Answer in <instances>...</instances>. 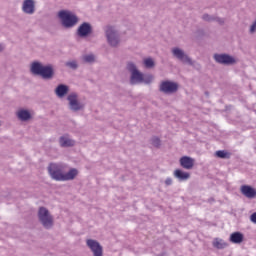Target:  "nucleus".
<instances>
[{"instance_id":"nucleus-3","label":"nucleus","mask_w":256,"mask_h":256,"mask_svg":"<svg viewBox=\"0 0 256 256\" xmlns=\"http://www.w3.org/2000/svg\"><path fill=\"white\" fill-rule=\"evenodd\" d=\"M58 17L61 21L62 27L64 29H73L77 23H79V17L77 15L67 11V10H61L58 13Z\"/></svg>"},{"instance_id":"nucleus-15","label":"nucleus","mask_w":256,"mask_h":256,"mask_svg":"<svg viewBox=\"0 0 256 256\" xmlns=\"http://www.w3.org/2000/svg\"><path fill=\"white\" fill-rule=\"evenodd\" d=\"M59 145L63 148L75 147V140L71 139V137H69V134H64L59 138Z\"/></svg>"},{"instance_id":"nucleus-1","label":"nucleus","mask_w":256,"mask_h":256,"mask_svg":"<svg viewBox=\"0 0 256 256\" xmlns=\"http://www.w3.org/2000/svg\"><path fill=\"white\" fill-rule=\"evenodd\" d=\"M47 171L54 181H73L79 175L77 168L69 169L65 163H50Z\"/></svg>"},{"instance_id":"nucleus-32","label":"nucleus","mask_w":256,"mask_h":256,"mask_svg":"<svg viewBox=\"0 0 256 256\" xmlns=\"http://www.w3.org/2000/svg\"><path fill=\"white\" fill-rule=\"evenodd\" d=\"M5 51V45L0 44V53H3Z\"/></svg>"},{"instance_id":"nucleus-9","label":"nucleus","mask_w":256,"mask_h":256,"mask_svg":"<svg viewBox=\"0 0 256 256\" xmlns=\"http://www.w3.org/2000/svg\"><path fill=\"white\" fill-rule=\"evenodd\" d=\"M173 57L181 61V63H186L187 65H193V60L179 47H174L171 50Z\"/></svg>"},{"instance_id":"nucleus-4","label":"nucleus","mask_w":256,"mask_h":256,"mask_svg":"<svg viewBox=\"0 0 256 256\" xmlns=\"http://www.w3.org/2000/svg\"><path fill=\"white\" fill-rule=\"evenodd\" d=\"M38 220L44 229H53V226L55 225L53 215H51L49 209L43 206L39 207L38 209Z\"/></svg>"},{"instance_id":"nucleus-2","label":"nucleus","mask_w":256,"mask_h":256,"mask_svg":"<svg viewBox=\"0 0 256 256\" xmlns=\"http://www.w3.org/2000/svg\"><path fill=\"white\" fill-rule=\"evenodd\" d=\"M30 71L32 75H38L46 80H51L55 77V69L51 64L45 66L41 62L34 61L31 64Z\"/></svg>"},{"instance_id":"nucleus-21","label":"nucleus","mask_w":256,"mask_h":256,"mask_svg":"<svg viewBox=\"0 0 256 256\" xmlns=\"http://www.w3.org/2000/svg\"><path fill=\"white\" fill-rule=\"evenodd\" d=\"M212 245L215 247V249H225V247H228L229 244L223 241V239L215 238L212 242Z\"/></svg>"},{"instance_id":"nucleus-12","label":"nucleus","mask_w":256,"mask_h":256,"mask_svg":"<svg viewBox=\"0 0 256 256\" xmlns=\"http://www.w3.org/2000/svg\"><path fill=\"white\" fill-rule=\"evenodd\" d=\"M86 245L92 251L93 256H103V246L97 240L87 239Z\"/></svg>"},{"instance_id":"nucleus-30","label":"nucleus","mask_w":256,"mask_h":256,"mask_svg":"<svg viewBox=\"0 0 256 256\" xmlns=\"http://www.w3.org/2000/svg\"><path fill=\"white\" fill-rule=\"evenodd\" d=\"M250 221H252V223H256V212L251 214Z\"/></svg>"},{"instance_id":"nucleus-17","label":"nucleus","mask_w":256,"mask_h":256,"mask_svg":"<svg viewBox=\"0 0 256 256\" xmlns=\"http://www.w3.org/2000/svg\"><path fill=\"white\" fill-rule=\"evenodd\" d=\"M16 116L18 117L19 121L27 122L31 121V112L29 110L20 109L17 111Z\"/></svg>"},{"instance_id":"nucleus-26","label":"nucleus","mask_w":256,"mask_h":256,"mask_svg":"<svg viewBox=\"0 0 256 256\" xmlns=\"http://www.w3.org/2000/svg\"><path fill=\"white\" fill-rule=\"evenodd\" d=\"M144 65L145 67H147V69H151L152 67H155V62L153 61V59L148 58L144 60Z\"/></svg>"},{"instance_id":"nucleus-18","label":"nucleus","mask_w":256,"mask_h":256,"mask_svg":"<svg viewBox=\"0 0 256 256\" xmlns=\"http://www.w3.org/2000/svg\"><path fill=\"white\" fill-rule=\"evenodd\" d=\"M245 236L241 232H233L230 235L229 241L230 243H234L235 245H240L242 241H244Z\"/></svg>"},{"instance_id":"nucleus-23","label":"nucleus","mask_w":256,"mask_h":256,"mask_svg":"<svg viewBox=\"0 0 256 256\" xmlns=\"http://www.w3.org/2000/svg\"><path fill=\"white\" fill-rule=\"evenodd\" d=\"M150 143L151 145H153V147H156V149H159V147H161V139L157 136H153L150 139Z\"/></svg>"},{"instance_id":"nucleus-22","label":"nucleus","mask_w":256,"mask_h":256,"mask_svg":"<svg viewBox=\"0 0 256 256\" xmlns=\"http://www.w3.org/2000/svg\"><path fill=\"white\" fill-rule=\"evenodd\" d=\"M215 157H218V159H231V153L225 150H218L215 152Z\"/></svg>"},{"instance_id":"nucleus-8","label":"nucleus","mask_w":256,"mask_h":256,"mask_svg":"<svg viewBox=\"0 0 256 256\" xmlns=\"http://www.w3.org/2000/svg\"><path fill=\"white\" fill-rule=\"evenodd\" d=\"M127 70L131 73L130 85H137V83H143V73L137 70V66L133 62L127 63Z\"/></svg>"},{"instance_id":"nucleus-33","label":"nucleus","mask_w":256,"mask_h":256,"mask_svg":"<svg viewBox=\"0 0 256 256\" xmlns=\"http://www.w3.org/2000/svg\"><path fill=\"white\" fill-rule=\"evenodd\" d=\"M205 95H207L209 97V92H205Z\"/></svg>"},{"instance_id":"nucleus-20","label":"nucleus","mask_w":256,"mask_h":256,"mask_svg":"<svg viewBox=\"0 0 256 256\" xmlns=\"http://www.w3.org/2000/svg\"><path fill=\"white\" fill-rule=\"evenodd\" d=\"M174 177H176V179H179L180 181H187V179L191 177V174H189V172H184L181 169H176L174 171Z\"/></svg>"},{"instance_id":"nucleus-28","label":"nucleus","mask_w":256,"mask_h":256,"mask_svg":"<svg viewBox=\"0 0 256 256\" xmlns=\"http://www.w3.org/2000/svg\"><path fill=\"white\" fill-rule=\"evenodd\" d=\"M202 19H203V21L211 22V21H215V16H211L206 13V14L202 15Z\"/></svg>"},{"instance_id":"nucleus-19","label":"nucleus","mask_w":256,"mask_h":256,"mask_svg":"<svg viewBox=\"0 0 256 256\" xmlns=\"http://www.w3.org/2000/svg\"><path fill=\"white\" fill-rule=\"evenodd\" d=\"M55 93L57 97H65L67 93H69V86L65 84H59L55 89Z\"/></svg>"},{"instance_id":"nucleus-5","label":"nucleus","mask_w":256,"mask_h":256,"mask_svg":"<svg viewBox=\"0 0 256 256\" xmlns=\"http://www.w3.org/2000/svg\"><path fill=\"white\" fill-rule=\"evenodd\" d=\"M105 35L110 47H119V43H121V38L119 36V32L117 31V29H115V26H106Z\"/></svg>"},{"instance_id":"nucleus-27","label":"nucleus","mask_w":256,"mask_h":256,"mask_svg":"<svg viewBox=\"0 0 256 256\" xmlns=\"http://www.w3.org/2000/svg\"><path fill=\"white\" fill-rule=\"evenodd\" d=\"M142 83H145L146 85H149L150 83H153V75L143 76Z\"/></svg>"},{"instance_id":"nucleus-16","label":"nucleus","mask_w":256,"mask_h":256,"mask_svg":"<svg viewBox=\"0 0 256 256\" xmlns=\"http://www.w3.org/2000/svg\"><path fill=\"white\" fill-rule=\"evenodd\" d=\"M180 165L183 169L191 170L195 166V159L189 156H183L180 158Z\"/></svg>"},{"instance_id":"nucleus-10","label":"nucleus","mask_w":256,"mask_h":256,"mask_svg":"<svg viewBox=\"0 0 256 256\" xmlns=\"http://www.w3.org/2000/svg\"><path fill=\"white\" fill-rule=\"evenodd\" d=\"M91 33H93V26L89 22H83L76 30V35L80 39H87Z\"/></svg>"},{"instance_id":"nucleus-24","label":"nucleus","mask_w":256,"mask_h":256,"mask_svg":"<svg viewBox=\"0 0 256 256\" xmlns=\"http://www.w3.org/2000/svg\"><path fill=\"white\" fill-rule=\"evenodd\" d=\"M82 61L84 63H95V55L93 54H87L82 57Z\"/></svg>"},{"instance_id":"nucleus-7","label":"nucleus","mask_w":256,"mask_h":256,"mask_svg":"<svg viewBox=\"0 0 256 256\" xmlns=\"http://www.w3.org/2000/svg\"><path fill=\"white\" fill-rule=\"evenodd\" d=\"M67 101L69 103L70 111H83L85 109V104L79 101V95L77 93L72 92L67 96Z\"/></svg>"},{"instance_id":"nucleus-11","label":"nucleus","mask_w":256,"mask_h":256,"mask_svg":"<svg viewBox=\"0 0 256 256\" xmlns=\"http://www.w3.org/2000/svg\"><path fill=\"white\" fill-rule=\"evenodd\" d=\"M214 60L220 65H235L237 60L229 54H214Z\"/></svg>"},{"instance_id":"nucleus-14","label":"nucleus","mask_w":256,"mask_h":256,"mask_svg":"<svg viewBox=\"0 0 256 256\" xmlns=\"http://www.w3.org/2000/svg\"><path fill=\"white\" fill-rule=\"evenodd\" d=\"M240 191L244 197L247 199H255L256 198V189L249 185H242Z\"/></svg>"},{"instance_id":"nucleus-29","label":"nucleus","mask_w":256,"mask_h":256,"mask_svg":"<svg viewBox=\"0 0 256 256\" xmlns=\"http://www.w3.org/2000/svg\"><path fill=\"white\" fill-rule=\"evenodd\" d=\"M214 21H216V23H218L219 25H225V19L224 18H220V17L215 16Z\"/></svg>"},{"instance_id":"nucleus-31","label":"nucleus","mask_w":256,"mask_h":256,"mask_svg":"<svg viewBox=\"0 0 256 256\" xmlns=\"http://www.w3.org/2000/svg\"><path fill=\"white\" fill-rule=\"evenodd\" d=\"M173 184V180L171 178H167L165 180V185L169 186V185H172Z\"/></svg>"},{"instance_id":"nucleus-25","label":"nucleus","mask_w":256,"mask_h":256,"mask_svg":"<svg viewBox=\"0 0 256 256\" xmlns=\"http://www.w3.org/2000/svg\"><path fill=\"white\" fill-rule=\"evenodd\" d=\"M65 65H66V67H69L70 69H73L74 71L76 69H78V67H79V64H77V61H75V60L66 62Z\"/></svg>"},{"instance_id":"nucleus-6","label":"nucleus","mask_w":256,"mask_h":256,"mask_svg":"<svg viewBox=\"0 0 256 256\" xmlns=\"http://www.w3.org/2000/svg\"><path fill=\"white\" fill-rule=\"evenodd\" d=\"M159 91L164 95H173L179 91V83L170 80L162 81L159 85Z\"/></svg>"},{"instance_id":"nucleus-13","label":"nucleus","mask_w":256,"mask_h":256,"mask_svg":"<svg viewBox=\"0 0 256 256\" xmlns=\"http://www.w3.org/2000/svg\"><path fill=\"white\" fill-rule=\"evenodd\" d=\"M22 11L26 13V15H33V13H35V0H24Z\"/></svg>"}]
</instances>
